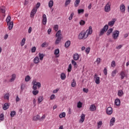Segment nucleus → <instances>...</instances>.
<instances>
[{"label":"nucleus","instance_id":"1","mask_svg":"<svg viewBox=\"0 0 129 129\" xmlns=\"http://www.w3.org/2000/svg\"><path fill=\"white\" fill-rule=\"evenodd\" d=\"M92 27L89 26V29H87L86 31L83 30L80 32V33L79 35V40L87 39L89 35H92Z\"/></svg>","mask_w":129,"mask_h":129},{"label":"nucleus","instance_id":"2","mask_svg":"<svg viewBox=\"0 0 129 129\" xmlns=\"http://www.w3.org/2000/svg\"><path fill=\"white\" fill-rule=\"evenodd\" d=\"M55 37L56 39L55 41V45H58L61 42V40H62V34H61V30H58L55 34Z\"/></svg>","mask_w":129,"mask_h":129},{"label":"nucleus","instance_id":"3","mask_svg":"<svg viewBox=\"0 0 129 129\" xmlns=\"http://www.w3.org/2000/svg\"><path fill=\"white\" fill-rule=\"evenodd\" d=\"M32 89H33V90H37V88H41V83L37 82L36 80H34L32 81Z\"/></svg>","mask_w":129,"mask_h":129},{"label":"nucleus","instance_id":"4","mask_svg":"<svg viewBox=\"0 0 129 129\" xmlns=\"http://www.w3.org/2000/svg\"><path fill=\"white\" fill-rule=\"evenodd\" d=\"M118 36H119V31L118 30H115L113 32L112 37L113 40H117V38H118Z\"/></svg>","mask_w":129,"mask_h":129},{"label":"nucleus","instance_id":"5","mask_svg":"<svg viewBox=\"0 0 129 129\" xmlns=\"http://www.w3.org/2000/svg\"><path fill=\"white\" fill-rule=\"evenodd\" d=\"M108 30V25H106L104 26L103 28H102L101 31H100L99 36L103 35L105 32H106Z\"/></svg>","mask_w":129,"mask_h":129},{"label":"nucleus","instance_id":"6","mask_svg":"<svg viewBox=\"0 0 129 129\" xmlns=\"http://www.w3.org/2000/svg\"><path fill=\"white\" fill-rule=\"evenodd\" d=\"M111 6V4L109 2L107 3L104 7V11L106 12V13H108L109 12H110V6Z\"/></svg>","mask_w":129,"mask_h":129},{"label":"nucleus","instance_id":"7","mask_svg":"<svg viewBox=\"0 0 129 129\" xmlns=\"http://www.w3.org/2000/svg\"><path fill=\"white\" fill-rule=\"evenodd\" d=\"M112 112H113V110L111 107H108L106 110V113L108 115H111V114H112Z\"/></svg>","mask_w":129,"mask_h":129},{"label":"nucleus","instance_id":"8","mask_svg":"<svg viewBox=\"0 0 129 129\" xmlns=\"http://www.w3.org/2000/svg\"><path fill=\"white\" fill-rule=\"evenodd\" d=\"M94 78L96 84H99V83H100V78H99V77H97V74H95Z\"/></svg>","mask_w":129,"mask_h":129},{"label":"nucleus","instance_id":"9","mask_svg":"<svg viewBox=\"0 0 129 129\" xmlns=\"http://www.w3.org/2000/svg\"><path fill=\"white\" fill-rule=\"evenodd\" d=\"M120 76L121 80H122L124 78V77H127V75L126 74V73L124 71H121L120 73Z\"/></svg>","mask_w":129,"mask_h":129},{"label":"nucleus","instance_id":"10","mask_svg":"<svg viewBox=\"0 0 129 129\" xmlns=\"http://www.w3.org/2000/svg\"><path fill=\"white\" fill-rule=\"evenodd\" d=\"M120 11L121 13L124 14L125 13V6L124 4H121L120 6Z\"/></svg>","mask_w":129,"mask_h":129},{"label":"nucleus","instance_id":"11","mask_svg":"<svg viewBox=\"0 0 129 129\" xmlns=\"http://www.w3.org/2000/svg\"><path fill=\"white\" fill-rule=\"evenodd\" d=\"M115 22H116V19H112L111 21L108 22V25L110 27H112L114 25Z\"/></svg>","mask_w":129,"mask_h":129},{"label":"nucleus","instance_id":"12","mask_svg":"<svg viewBox=\"0 0 129 129\" xmlns=\"http://www.w3.org/2000/svg\"><path fill=\"white\" fill-rule=\"evenodd\" d=\"M37 8H34L32 10L30 14V16L31 18H34L35 14H36V13H37Z\"/></svg>","mask_w":129,"mask_h":129},{"label":"nucleus","instance_id":"13","mask_svg":"<svg viewBox=\"0 0 129 129\" xmlns=\"http://www.w3.org/2000/svg\"><path fill=\"white\" fill-rule=\"evenodd\" d=\"M42 22L43 25H46L47 24V16L45 15V14L43 15Z\"/></svg>","mask_w":129,"mask_h":129},{"label":"nucleus","instance_id":"14","mask_svg":"<svg viewBox=\"0 0 129 129\" xmlns=\"http://www.w3.org/2000/svg\"><path fill=\"white\" fill-rule=\"evenodd\" d=\"M54 54L56 58L59 57V56H60L59 55V54H60V50L59 49V48L54 50Z\"/></svg>","mask_w":129,"mask_h":129},{"label":"nucleus","instance_id":"15","mask_svg":"<svg viewBox=\"0 0 129 129\" xmlns=\"http://www.w3.org/2000/svg\"><path fill=\"white\" fill-rule=\"evenodd\" d=\"M7 26H8V29L9 30H12L13 29V27H14V22L13 21L11 22L10 23H7Z\"/></svg>","mask_w":129,"mask_h":129},{"label":"nucleus","instance_id":"16","mask_svg":"<svg viewBox=\"0 0 129 129\" xmlns=\"http://www.w3.org/2000/svg\"><path fill=\"white\" fill-rule=\"evenodd\" d=\"M124 94V93H123V91H122V90H119L117 92V95L119 96V97L123 96Z\"/></svg>","mask_w":129,"mask_h":129},{"label":"nucleus","instance_id":"17","mask_svg":"<svg viewBox=\"0 0 129 129\" xmlns=\"http://www.w3.org/2000/svg\"><path fill=\"white\" fill-rule=\"evenodd\" d=\"M90 110L91 111H95V110H96V107L95 106V105H91L90 106Z\"/></svg>","mask_w":129,"mask_h":129},{"label":"nucleus","instance_id":"18","mask_svg":"<svg viewBox=\"0 0 129 129\" xmlns=\"http://www.w3.org/2000/svg\"><path fill=\"white\" fill-rule=\"evenodd\" d=\"M114 122H115V117H112L110 119V126H113V125L114 124Z\"/></svg>","mask_w":129,"mask_h":129},{"label":"nucleus","instance_id":"19","mask_svg":"<svg viewBox=\"0 0 129 129\" xmlns=\"http://www.w3.org/2000/svg\"><path fill=\"white\" fill-rule=\"evenodd\" d=\"M33 62L34 64H38V63H40V58H39L38 56H36L33 59Z\"/></svg>","mask_w":129,"mask_h":129},{"label":"nucleus","instance_id":"20","mask_svg":"<svg viewBox=\"0 0 129 129\" xmlns=\"http://www.w3.org/2000/svg\"><path fill=\"white\" fill-rule=\"evenodd\" d=\"M16 79V74H14L11 76V78L9 80V82H14Z\"/></svg>","mask_w":129,"mask_h":129},{"label":"nucleus","instance_id":"21","mask_svg":"<svg viewBox=\"0 0 129 129\" xmlns=\"http://www.w3.org/2000/svg\"><path fill=\"white\" fill-rule=\"evenodd\" d=\"M73 59L75 61H77V60H79V54H78V53L74 54L73 55Z\"/></svg>","mask_w":129,"mask_h":129},{"label":"nucleus","instance_id":"22","mask_svg":"<svg viewBox=\"0 0 129 129\" xmlns=\"http://www.w3.org/2000/svg\"><path fill=\"white\" fill-rule=\"evenodd\" d=\"M114 103L116 106H119L120 105V100L119 99H116Z\"/></svg>","mask_w":129,"mask_h":129},{"label":"nucleus","instance_id":"23","mask_svg":"<svg viewBox=\"0 0 129 129\" xmlns=\"http://www.w3.org/2000/svg\"><path fill=\"white\" fill-rule=\"evenodd\" d=\"M84 120H85V114H82L81 115V119L80 120V122H83V121H84Z\"/></svg>","mask_w":129,"mask_h":129},{"label":"nucleus","instance_id":"24","mask_svg":"<svg viewBox=\"0 0 129 129\" xmlns=\"http://www.w3.org/2000/svg\"><path fill=\"white\" fill-rule=\"evenodd\" d=\"M80 4V0H76L74 3V6L75 8H77Z\"/></svg>","mask_w":129,"mask_h":129},{"label":"nucleus","instance_id":"25","mask_svg":"<svg viewBox=\"0 0 129 129\" xmlns=\"http://www.w3.org/2000/svg\"><path fill=\"white\" fill-rule=\"evenodd\" d=\"M71 44V41H70V40H68L65 43L64 46L66 47V48H68Z\"/></svg>","mask_w":129,"mask_h":129},{"label":"nucleus","instance_id":"26","mask_svg":"<svg viewBox=\"0 0 129 129\" xmlns=\"http://www.w3.org/2000/svg\"><path fill=\"white\" fill-rule=\"evenodd\" d=\"M54 6V1L53 0H50L48 3V7L51 8Z\"/></svg>","mask_w":129,"mask_h":129},{"label":"nucleus","instance_id":"27","mask_svg":"<svg viewBox=\"0 0 129 129\" xmlns=\"http://www.w3.org/2000/svg\"><path fill=\"white\" fill-rule=\"evenodd\" d=\"M9 106H10L9 105V103H6L4 104L3 108L4 110H7V109L9 108Z\"/></svg>","mask_w":129,"mask_h":129},{"label":"nucleus","instance_id":"28","mask_svg":"<svg viewBox=\"0 0 129 129\" xmlns=\"http://www.w3.org/2000/svg\"><path fill=\"white\" fill-rule=\"evenodd\" d=\"M33 120L35 121L40 120V115H36V116H34L33 117Z\"/></svg>","mask_w":129,"mask_h":129},{"label":"nucleus","instance_id":"29","mask_svg":"<svg viewBox=\"0 0 129 129\" xmlns=\"http://www.w3.org/2000/svg\"><path fill=\"white\" fill-rule=\"evenodd\" d=\"M117 73V70H114L111 73V76L112 77H114L115 75H116V74Z\"/></svg>","mask_w":129,"mask_h":129},{"label":"nucleus","instance_id":"30","mask_svg":"<svg viewBox=\"0 0 129 129\" xmlns=\"http://www.w3.org/2000/svg\"><path fill=\"white\" fill-rule=\"evenodd\" d=\"M59 116L60 118H63V117H65L66 116V113L63 112L59 115Z\"/></svg>","mask_w":129,"mask_h":129},{"label":"nucleus","instance_id":"31","mask_svg":"<svg viewBox=\"0 0 129 129\" xmlns=\"http://www.w3.org/2000/svg\"><path fill=\"white\" fill-rule=\"evenodd\" d=\"M112 31H113V29L112 28L109 29L107 32L106 35L107 36H109V35H110V34L112 33Z\"/></svg>","mask_w":129,"mask_h":129},{"label":"nucleus","instance_id":"32","mask_svg":"<svg viewBox=\"0 0 129 129\" xmlns=\"http://www.w3.org/2000/svg\"><path fill=\"white\" fill-rule=\"evenodd\" d=\"M71 86L72 87H75L76 86V81H75V79L72 80Z\"/></svg>","mask_w":129,"mask_h":129},{"label":"nucleus","instance_id":"33","mask_svg":"<svg viewBox=\"0 0 129 129\" xmlns=\"http://www.w3.org/2000/svg\"><path fill=\"white\" fill-rule=\"evenodd\" d=\"M1 10V13H2L3 14H5V13H6V7H2L0 8Z\"/></svg>","mask_w":129,"mask_h":129},{"label":"nucleus","instance_id":"34","mask_svg":"<svg viewBox=\"0 0 129 129\" xmlns=\"http://www.w3.org/2000/svg\"><path fill=\"white\" fill-rule=\"evenodd\" d=\"M43 100H44V98L43 97V96H40L38 97V101L39 103H41V102H42Z\"/></svg>","mask_w":129,"mask_h":129},{"label":"nucleus","instance_id":"35","mask_svg":"<svg viewBox=\"0 0 129 129\" xmlns=\"http://www.w3.org/2000/svg\"><path fill=\"white\" fill-rule=\"evenodd\" d=\"M102 125V121H99L97 122V126L98 129H99L100 127H101V126Z\"/></svg>","mask_w":129,"mask_h":129},{"label":"nucleus","instance_id":"36","mask_svg":"<svg viewBox=\"0 0 129 129\" xmlns=\"http://www.w3.org/2000/svg\"><path fill=\"white\" fill-rule=\"evenodd\" d=\"M25 42H26V39L23 38L21 42H20V45H21V47H23V46H24L25 45Z\"/></svg>","mask_w":129,"mask_h":129},{"label":"nucleus","instance_id":"37","mask_svg":"<svg viewBox=\"0 0 129 129\" xmlns=\"http://www.w3.org/2000/svg\"><path fill=\"white\" fill-rule=\"evenodd\" d=\"M38 55L40 60L42 61V60H43V58H44V54L43 53H39Z\"/></svg>","mask_w":129,"mask_h":129},{"label":"nucleus","instance_id":"38","mask_svg":"<svg viewBox=\"0 0 129 129\" xmlns=\"http://www.w3.org/2000/svg\"><path fill=\"white\" fill-rule=\"evenodd\" d=\"M60 78L61 80H64L65 78H66V75H65V74L61 73L60 75Z\"/></svg>","mask_w":129,"mask_h":129},{"label":"nucleus","instance_id":"39","mask_svg":"<svg viewBox=\"0 0 129 129\" xmlns=\"http://www.w3.org/2000/svg\"><path fill=\"white\" fill-rule=\"evenodd\" d=\"M11 16H8V17L6 19L7 24H9V23L11 22Z\"/></svg>","mask_w":129,"mask_h":129},{"label":"nucleus","instance_id":"40","mask_svg":"<svg viewBox=\"0 0 129 129\" xmlns=\"http://www.w3.org/2000/svg\"><path fill=\"white\" fill-rule=\"evenodd\" d=\"M30 80H31V77H30V76H27L25 77V81H26V82H29Z\"/></svg>","mask_w":129,"mask_h":129},{"label":"nucleus","instance_id":"41","mask_svg":"<svg viewBox=\"0 0 129 129\" xmlns=\"http://www.w3.org/2000/svg\"><path fill=\"white\" fill-rule=\"evenodd\" d=\"M5 119V115L4 113H2L0 114V120L3 121Z\"/></svg>","mask_w":129,"mask_h":129},{"label":"nucleus","instance_id":"42","mask_svg":"<svg viewBox=\"0 0 129 129\" xmlns=\"http://www.w3.org/2000/svg\"><path fill=\"white\" fill-rule=\"evenodd\" d=\"M4 98L9 100V99H10V94H6L4 95Z\"/></svg>","mask_w":129,"mask_h":129},{"label":"nucleus","instance_id":"43","mask_svg":"<svg viewBox=\"0 0 129 129\" xmlns=\"http://www.w3.org/2000/svg\"><path fill=\"white\" fill-rule=\"evenodd\" d=\"M77 107L78 108H81V107H82V103L81 102L79 101V102H78Z\"/></svg>","mask_w":129,"mask_h":129},{"label":"nucleus","instance_id":"44","mask_svg":"<svg viewBox=\"0 0 129 129\" xmlns=\"http://www.w3.org/2000/svg\"><path fill=\"white\" fill-rule=\"evenodd\" d=\"M72 70V64H70L68 69V72H71Z\"/></svg>","mask_w":129,"mask_h":129},{"label":"nucleus","instance_id":"45","mask_svg":"<svg viewBox=\"0 0 129 129\" xmlns=\"http://www.w3.org/2000/svg\"><path fill=\"white\" fill-rule=\"evenodd\" d=\"M16 114V111H11L10 113V115L11 117H15V115Z\"/></svg>","mask_w":129,"mask_h":129},{"label":"nucleus","instance_id":"46","mask_svg":"<svg viewBox=\"0 0 129 129\" xmlns=\"http://www.w3.org/2000/svg\"><path fill=\"white\" fill-rule=\"evenodd\" d=\"M101 61V59L99 57H98L96 61H95V62L97 63V64H100V62Z\"/></svg>","mask_w":129,"mask_h":129},{"label":"nucleus","instance_id":"47","mask_svg":"<svg viewBox=\"0 0 129 129\" xmlns=\"http://www.w3.org/2000/svg\"><path fill=\"white\" fill-rule=\"evenodd\" d=\"M71 3V0H66L65 3V7H67Z\"/></svg>","mask_w":129,"mask_h":129},{"label":"nucleus","instance_id":"48","mask_svg":"<svg viewBox=\"0 0 129 129\" xmlns=\"http://www.w3.org/2000/svg\"><path fill=\"white\" fill-rule=\"evenodd\" d=\"M33 95H37L39 93V91L34 90L32 91Z\"/></svg>","mask_w":129,"mask_h":129},{"label":"nucleus","instance_id":"49","mask_svg":"<svg viewBox=\"0 0 129 129\" xmlns=\"http://www.w3.org/2000/svg\"><path fill=\"white\" fill-rule=\"evenodd\" d=\"M74 16V13H72L70 16L69 18V20L70 21H71V20H72V19H73Z\"/></svg>","mask_w":129,"mask_h":129},{"label":"nucleus","instance_id":"50","mask_svg":"<svg viewBox=\"0 0 129 129\" xmlns=\"http://www.w3.org/2000/svg\"><path fill=\"white\" fill-rule=\"evenodd\" d=\"M59 28V26H58V25H54L53 26V30H54V31H58V29Z\"/></svg>","mask_w":129,"mask_h":129},{"label":"nucleus","instance_id":"51","mask_svg":"<svg viewBox=\"0 0 129 129\" xmlns=\"http://www.w3.org/2000/svg\"><path fill=\"white\" fill-rule=\"evenodd\" d=\"M78 14H83L84 13V10L83 9H79L78 10Z\"/></svg>","mask_w":129,"mask_h":129},{"label":"nucleus","instance_id":"52","mask_svg":"<svg viewBox=\"0 0 129 129\" xmlns=\"http://www.w3.org/2000/svg\"><path fill=\"white\" fill-rule=\"evenodd\" d=\"M80 25L81 26H84V25H85V22L84 21V20H81V21L80 22Z\"/></svg>","mask_w":129,"mask_h":129},{"label":"nucleus","instance_id":"53","mask_svg":"<svg viewBox=\"0 0 129 129\" xmlns=\"http://www.w3.org/2000/svg\"><path fill=\"white\" fill-rule=\"evenodd\" d=\"M111 66V67H113V68H114V67H115V61L114 60H113L112 61Z\"/></svg>","mask_w":129,"mask_h":129},{"label":"nucleus","instance_id":"54","mask_svg":"<svg viewBox=\"0 0 129 129\" xmlns=\"http://www.w3.org/2000/svg\"><path fill=\"white\" fill-rule=\"evenodd\" d=\"M36 47L35 46H33L31 48V52H32V53H35L36 52Z\"/></svg>","mask_w":129,"mask_h":129},{"label":"nucleus","instance_id":"55","mask_svg":"<svg viewBox=\"0 0 129 129\" xmlns=\"http://www.w3.org/2000/svg\"><path fill=\"white\" fill-rule=\"evenodd\" d=\"M85 52L87 53V54H89V52H90V47H87L85 50Z\"/></svg>","mask_w":129,"mask_h":129},{"label":"nucleus","instance_id":"56","mask_svg":"<svg viewBox=\"0 0 129 129\" xmlns=\"http://www.w3.org/2000/svg\"><path fill=\"white\" fill-rule=\"evenodd\" d=\"M40 6H41V3H37V4L36 5V7L34 8H36L37 10L40 8Z\"/></svg>","mask_w":129,"mask_h":129},{"label":"nucleus","instance_id":"57","mask_svg":"<svg viewBox=\"0 0 129 129\" xmlns=\"http://www.w3.org/2000/svg\"><path fill=\"white\" fill-rule=\"evenodd\" d=\"M45 118H46V115L44 114L41 118L40 117V121L44 120Z\"/></svg>","mask_w":129,"mask_h":129},{"label":"nucleus","instance_id":"58","mask_svg":"<svg viewBox=\"0 0 129 129\" xmlns=\"http://www.w3.org/2000/svg\"><path fill=\"white\" fill-rule=\"evenodd\" d=\"M72 64H73L75 67L76 65H77V62H76V61H75L74 60H72Z\"/></svg>","mask_w":129,"mask_h":129},{"label":"nucleus","instance_id":"59","mask_svg":"<svg viewBox=\"0 0 129 129\" xmlns=\"http://www.w3.org/2000/svg\"><path fill=\"white\" fill-rule=\"evenodd\" d=\"M104 74L105 75H107V69H106V68H105L104 70Z\"/></svg>","mask_w":129,"mask_h":129},{"label":"nucleus","instance_id":"60","mask_svg":"<svg viewBox=\"0 0 129 129\" xmlns=\"http://www.w3.org/2000/svg\"><path fill=\"white\" fill-rule=\"evenodd\" d=\"M54 98H55V95L52 94V95L50 96V99H51V100H53V99H54Z\"/></svg>","mask_w":129,"mask_h":129},{"label":"nucleus","instance_id":"61","mask_svg":"<svg viewBox=\"0 0 129 129\" xmlns=\"http://www.w3.org/2000/svg\"><path fill=\"white\" fill-rule=\"evenodd\" d=\"M28 33L29 34H31V33H32V28L31 27L28 29Z\"/></svg>","mask_w":129,"mask_h":129},{"label":"nucleus","instance_id":"62","mask_svg":"<svg viewBox=\"0 0 129 129\" xmlns=\"http://www.w3.org/2000/svg\"><path fill=\"white\" fill-rule=\"evenodd\" d=\"M83 90L84 92H85L86 93H87L88 92V89L86 88H83Z\"/></svg>","mask_w":129,"mask_h":129},{"label":"nucleus","instance_id":"63","mask_svg":"<svg viewBox=\"0 0 129 129\" xmlns=\"http://www.w3.org/2000/svg\"><path fill=\"white\" fill-rule=\"evenodd\" d=\"M59 91V89H56V90H54L53 91V93H57Z\"/></svg>","mask_w":129,"mask_h":129},{"label":"nucleus","instance_id":"64","mask_svg":"<svg viewBox=\"0 0 129 129\" xmlns=\"http://www.w3.org/2000/svg\"><path fill=\"white\" fill-rule=\"evenodd\" d=\"M46 42H44L43 43H42V44H41V47H42V48H44V47H45V46H46Z\"/></svg>","mask_w":129,"mask_h":129}]
</instances>
